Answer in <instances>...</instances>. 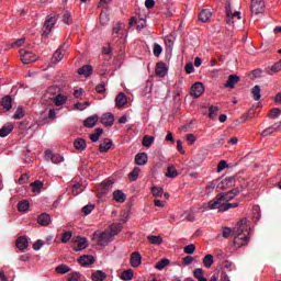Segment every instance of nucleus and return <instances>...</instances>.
<instances>
[{
    "mask_svg": "<svg viewBox=\"0 0 281 281\" xmlns=\"http://www.w3.org/2000/svg\"><path fill=\"white\" fill-rule=\"evenodd\" d=\"M211 18L212 12L209 9H204L199 13V21H201V23H207Z\"/></svg>",
    "mask_w": 281,
    "mask_h": 281,
    "instance_id": "25",
    "label": "nucleus"
},
{
    "mask_svg": "<svg viewBox=\"0 0 281 281\" xmlns=\"http://www.w3.org/2000/svg\"><path fill=\"white\" fill-rule=\"evenodd\" d=\"M95 91H97V93H104V91H106L104 81H101V83H99V85L95 87Z\"/></svg>",
    "mask_w": 281,
    "mask_h": 281,
    "instance_id": "62",
    "label": "nucleus"
},
{
    "mask_svg": "<svg viewBox=\"0 0 281 281\" xmlns=\"http://www.w3.org/2000/svg\"><path fill=\"white\" fill-rule=\"evenodd\" d=\"M113 236H117V232H103L99 235L97 243L101 247H106L113 240Z\"/></svg>",
    "mask_w": 281,
    "mask_h": 281,
    "instance_id": "3",
    "label": "nucleus"
},
{
    "mask_svg": "<svg viewBox=\"0 0 281 281\" xmlns=\"http://www.w3.org/2000/svg\"><path fill=\"white\" fill-rule=\"evenodd\" d=\"M260 86H255L252 89H251V94H252V99L258 101L260 100V98H262V94H260Z\"/></svg>",
    "mask_w": 281,
    "mask_h": 281,
    "instance_id": "40",
    "label": "nucleus"
},
{
    "mask_svg": "<svg viewBox=\"0 0 281 281\" xmlns=\"http://www.w3.org/2000/svg\"><path fill=\"white\" fill-rule=\"evenodd\" d=\"M237 82H240V77H238V75H231L224 87H226V89H234Z\"/></svg>",
    "mask_w": 281,
    "mask_h": 281,
    "instance_id": "15",
    "label": "nucleus"
},
{
    "mask_svg": "<svg viewBox=\"0 0 281 281\" xmlns=\"http://www.w3.org/2000/svg\"><path fill=\"white\" fill-rule=\"evenodd\" d=\"M226 202L221 193H218L213 200L209 202V207L211 210H218V212H225L223 207H225Z\"/></svg>",
    "mask_w": 281,
    "mask_h": 281,
    "instance_id": "2",
    "label": "nucleus"
},
{
    "mask_svg": "<svg viewBox=\"0 0 281 281\" xmlns=\"http://www.w3.org/2000/svg\"><path fill=\"white\" fill-rule=\"evenodd\" d=\"M18 210L19 212H27V210H30V201L22 200L21 202H19Z\"/></svg>",
    "mask_w": 281,
    "mask_h": 281,
    "instance_id": "34",
    "label": "nucleus"
},
{
    "mask_svg": "<svg viewBox=\"0 0 281 281\" xmlns=\"http://www.w3.org/2000/svg\"><path fill=\"white\" fill-rule=\"evenodd\" d=\"M111 146H113V140L105 138L103 143L99 145V151L109 153V150H111Z\"/></svg>",
    "mask_w": 281,
    "mask_h": 281,
    "instance_id": "24",
    "label": "nucleus"
},
{
    "mask_svg": "<svg viewBox=\"0 0 281 281\" xmlns=\"http://www.w3.org/2000/svg\"><path fill=\"white\" fill-rule=\"evenodd\" d=\"M111 186H113V182H111V181H103L101 183V193L102 194H109V188H111Z\"/></svg>",
    "mask_w": 281,
    "mask_h": 281,
    "instance_id": "43",
    "label": "nucleus"
},
{
    "mask_svg": "<svg viewBox=\"0 0 281 281\" xmlns=\"http://www.w3.org/2000/svg\"><path fill=\"white\" fill-rule=\"evenodd\" d=\"M147 239L151 245H161V243H164V238H161V236L151 235L148 236Z\"/></svg>",
    "mask_w": 281,
    "mask_h": 281,
    "instance_id": "38",
    "label": "nucleus"
},
{
    "mask_svg": "<svg viewBox=\"0 0 281 281\" xmlns=\"http://www.w3.org/2000/svg\"><path fill=\"white\" fill-rule=\"evenodd\" d=\"M1 106H3V109H5L7 111H10L12 109V97H3L1 101Z\"/></svg>",
    "mask_w": 281,
    "mask_h": 281,
    "instance_id": "28",
    "label": "nucleus"
},
{
    "mask_svg": "<svg viewBox=\"0 0 281 281\" xmlns=\"http://www.w3.org/2000/svg\"><path fill=\"white\" fill-rule=\"evenodd\" d=\"M184 254L192 255L196 251V246L194 244H190L183 248Z\"/></svg>",
    "mask_w": 281,
    "mask_h": 281,
    "instance_id": "51",
    "label": "nucleus"
},
{
    "mask_svg": "<svg viewBox=\"0 0 281 281\" xmlns=\"http://www.w3.org/2000/svg\"><path fill=\"white\" fill-rule=\"evenodd\" d=\"M87 238L78 237L76 240V245L74 246L75 251H82V249H87Z\"/></svg>",
    "mask_w": 281,
    "mask_h": 281,
    "instance_id": "21",
    "label": "nucleus"
},
{
    "mask_svg": "<svg viewBox=\"0 0 281 281\" xmlns=\"http://www.w3.org/2000/svg\"><path fill=\"white\" fill-rule=\"evenodd\" d=\"M161 52H164L161 45L154 44V56H156V58H159V56H161Z\"/></svg>",
    "mask_w": 281,
    "mask_h": 281,
    "instance_id": "55",
    "label": "nucleus"
},
{
    "mask_svg": "<svg viewBox=\"0 0 281 281\" xmlns=\"http://www.w3.org/2000/svg\"><path fill=\"white\" fill-rule=\"evenodd\" d=\"M115 102H116V106L119 109H122V106H126V104H128V99L126 98V94H124V92H120L116 95Z\"/></svg>",
    "mask_w": 281,
    "mask_h": 281,
    "instance_id": "18",
    "label": "nucleus"
},
{
    "mask_svg": "<svg viewBox=\"0 0 281 281\" xmlns=\"http://www.w3.org/2000/svg\"><path fill=\"white\" fill-rule=\"evenodd\" d=\"M233 186H236V177L231 176L225 179H223L218 184V190H228V188H233Z\"/></svg>",
    "mask_w": 281,
    "mask_h": 281,
    "instance_id": "6",
    "label": "nucleus"
},
{
    "mask_svg": "<svg viewBox=\"0 0 281 281\" xmlns=\"http://www.w3.org/2000/svg\"><path fill=\"white\" fill-rule=\"evenodd\" d=\"M130 25H136V30L142 31L144 27H146V20H137V18L133 16L130 20Z\"/></svg>",
    "mask_w": 281,
    "mask_h": 281,
    "instance_id": "20",
    "label": "nucleus"
},
{
    "mask_svg": "<svg viewBox=\"0 0 281 281\" xmlns=\"http://www.w3.org/2000/svg\"><path fill=\"white\" fill-rule=\"evenodd\" d=\"M191 91H192L193 97L201 98V95H203V93L205 91V88L203 87L202 82H195L192 86Z\"/></svg>",
    "mask_w": 281,
    "mask_h": 281,
    "instance_id": "10",
    "label": "nucleus"
},
{
    "mask_svg": "<svg viewBox=\"0 0 281 281\" xmlns=\"http://www.w3.org/2000/svg\"><path fill=\"white\" fill-rule=\"evenodd\" d=\"M135 162L137 166H146L148 164V155L146 153H138L135 156Z\"/></svg>",
    "mask_w": 281,
    "mask_h": 281,
    "instance_id": "22",
    "label": "nucleus"
},
{
    "mask_svg": "<svg viewBox=\"0 0 281 281\" xmlns=\"http://www.w3.org/2000/svg\"><path fill=\"white\" fill-rule=\"evenodd\" d=\"M113 199L116 203H124L126 201V194L122 190H115L113 192Z\"/></svg>",
    "mask_w": 281,
    "mask_h": 281,
    "instance_id": "26",
    "label": "nucleus"
},
{
    "mask_svg": "<svg viewBox=\"0 0 281 281\" xmlns=\"http://www.w3.org/2000/svg\"><path fill=\"white\" fill-rule=\"evenodd\" d=\"M203 265L204 267H206V269H210V267H212V265H214V256L212 255H206L204 258H203Z\"/></svg>",
    "mask_w": 281,
    "mask_h": 281,
    "instance_id": "37",
    "label": "nucleus"
},
{
    "mask_svg": "<svg viewBox=\"0 0 281 281\" xmlns=\"http://www.w3.org/2000/svg\"><path fill=\"white\" fill-rule=\"evenodd\" d=\"M166 74H168V66L166 63H158L156 65V76H159V78H166Z\"/></svg>",
    "mask_w": 281,
    "mask_h": 281,
    "instance_id": "13",
    "label": "nucleus"
},
{
    "mask_svg": "<svg viewBox=\"0 0 281 281\" xmlns=\"http://www.w3.org/2000/svg\"><path fill=\"white\" fill-rule=\"evenodd\" d=\"M93 210H95V205L87 204L86 206L82 207V213L85 214V216H89V214H91Z\"/></svg>",
    "mask_w": 281,
    "mask_h": 281,
    "instance_id": "48",
    "label": "nucleus"
},
{
    "mask_svg": "<svg viewBox=\"0 0 281 281\" xmlns=\"http://www.w3.org/2000/svg\"><path fill=\"white\" fill-rule=\"evenodd\" d=\"M225 168H228L227 161L221 160L217 165V172H223Z\"/></svg>",
    "mask_w": 281,
    "mask_h": 281,
    "instance_id": "59",
    "label": "nucleus"
},
{
    "mask_svg": "<svg viewBox=\"0 0 281 281\" xmlns=\"http://www.w3.org/2000/svg\"><path fill=\"white\" fill-rule=\"evenodd\" d=\"M184 71L187 74H194V64H192V63L186 64Z\"/></svg>",
    "mask_w": 281,
    "mask_h": 281,
    "instance_id": "60",
    "label": "nucleus"
},
{
    "mask_svg": "<svg viewBox=\"0 0 281 281\" xmlns=\"http://www.w3.org/2000/svg\"><path fill=\"white\" fill-rule=\"evenodd\" d=\"M234 207H238L237 202H234V203L226 202L225 206L222 210H224V212H227V210H232Z\"/></svg>",
    "mask_w": 281,
    "mask_h": 281,
    "instance_id": "64",
    "label": "nucleus"
},
{
    "mask_svg": "<svg viewBox=\"0 0 281 281\" xmlns=\"http://www.w3.org/2000/svg\"><path fill=\"white\" fill-rule=\"evenodd\" d=\"M37 223H38V225H42L43 227H47V225H49L52 223V216H49V214H47V213H42L37 217Z\"/></svg>",
    "mask_w": 281,
    "mask_h": 281,
    "instance_id": "16",
    "label": "nucleus"
},
{
    "mask_svg": "<svg viewBox=\"0 0 281 281\" xmlns=\"http://www.w3.org/2000/svg\"><path fill=\"white\" fill-rule=\"evenodd\" d=\"M20 58L24 65H30V63H36V55L25 49H20Z\"/></svg>",
    "mask_w": 281,
    "mask_h": 281,
    "instance_id": "4",
    "label": "nucleus"
},
{
    "mask_svg": "<svg viewBox=\"0 0 281 281\" xmlns=\"http://www.w3.org/2000/svg\"><path fill=\"white\" fill-rule=\"evenodd\" d=\"M133 276L134 273L132 269L124 270L121 274V280H124V281L133 280Z\"/></svg>",
    "mask_w": 281,
    "mask_h": 281,
    "instance_id": "39",
    "label": "nucleus"
},
{
    "mask_svg": "<svg viewBox=\"0 0 281 281\" xmlns=\"http://www.w3.org/2000/svg\"><path fill=\"white\" fill-rule=\"evenodd\" d=\"M99 120H100V116H98V115L89 116L88 119H86L83 121V126H86V128H93V126H95V124H98Z\"/></svg>",
    "mask_w": 281,
    "mask_h": 281,
    "instance_id": "19",
    "label": "nucleus"
},
{
    "mask_svg": "<svg viewBox=\"0 0 281 281\" xmlns=\"http://www.w3.org/2000/svg\"><path fill=\"white\" fill-rule=\"evenodd\" d=\"M80 192H82V184L80 183H76L72 186V194L74 196H78V194H80Z\"/></svg>",
    "mask_w": 281,
    "mask_h": 281,
    "instance_id": "56",
    "label": "nucleus"
},
{
    "mask_svg": "<svg viewBox=\"0 0 281 281\" xmlns=\"http://www.w3.org/2000/svg\"><path fill=\"white\" fill-rule=\"evenodd\" d=\"M71 232H65L61 237V243H69L71 240Z\"/></svg>",
    "mask_w": 281,
    "mask_h": 281,
    "instance_id": "63",
    "label": "nucleus"
},
{
    "mask_svg": "<svg viewBox=\"0 0 281 281\" xmlns=\"http://www.w3.org/2000/svg\"><path fill=\"white\" fill-rule=\"evenodd\" d=\"M110 21L109 14L101 12L100 14V23L101 25H108Z\"/></svg>",
    "mask_w": 281,
    "mask_h": 281,
    "instance_id": "53",
    "label": "nucleus"
},
{
    "mask_svg": "<svg viewBox=\"0 0 281 281\" xmlns=\"http://www.w3.org/2000/svg\"><path fill=\"white\" fill-rule=\"evenodd\" d=\"M139 167H135L128 175L130 181H137V178L139 177Z\"/></svg>",
    "mask_w": 281,
    "mask_h": 281,
    "instance_id": "41",
    "label": "nucleus"
},
{
    "mask_svg": "<svg viewBox=\"0 0 281 281\" xmlns=\"http://www.w3.org/2000/svg\"><path fill=\"white\" fill-rule=\"evenodd\" d=\"M23 117H25V111H23V108H18V110L15 111L13 119L14 120H23Z\"/></svg>",
    "mask_w": 281,
    "mask_h": 281,
    "instance_id": "47",
    "label": "nucleus"
},
{
    "mask_svg": "<svg viewBox=\"0 0 281 281\" xmlns=\"http://www.w3.org/2000/svg\"><path fill=\"white\" fill-rule=\"evenodd\" d=\"M115 122V116L113 113L108 112L101 116V124L106 127H111Z\"/></svg>",
    "mask_w": 281,
    "mask_h": 281,
    "instance_id": "9",
    "label": "nucleus"
},
{
    "mask_svg": "<svg viewBox=\"0 0 281 281\" xmlns=\"http://www.w3.org/2000/svg\"><path fill=\"white\" fill-rule=\"evenodd\" d=\"M53 102H54L55 106H63V104H65V102H67V97H65L63 94H57L55 98H53Z\"/></svg>",
    "mask_w": 281,
    "mask_h": 281,
    "instance_id": "30",
    "label": "nucleus"
},
{
    "mask_svg": "<svg viewBox=\"0 0 281 281\" xmlns=\"http://www.w3.org/2000/svg\"><path fill=\"white\" fill-rule=\"evenodd\" d=\"M151 194L154 196H161V194H164V189L161 187H153Z\"/></svg>",
    "mask_w": 281,
    "mask_h": 281,
    "instance_id": "54",
    "label": "nucleus"
},
{
    "mask_svg": "<svg viewBox=\"0 0 281 281\" xmlns=\"http://www.w3.org/2000/svg\"><path fill=\"white\" fill-rule=\"evenodd\" d=\"M225 22L227 23V25H232V23H234V15H232V10L229 9V7L226 8Z\"/></svg>",
    "mask_w": 281,
    "mask_h": 281,
    "instance_id": "45",
    "label": "nucleus"
},
{
    "mask_svg": "<svg viewBox=\"0 0 281 281\" xmlns=\"http://www.w3.org/2000/svg\"><path fill=\"white\" fill-rule=\"evenodd\" d=\"M247 227V218L240 220L236 227L229 228V227H224L222 236L224 238H227L228 236H235L234 239V245L235 247H245V245H249V232Z\"/></svg>",
    "mask_w": 281,
    "mask_h": 281,
    "instance_id": "1",
    "label": "nucleus"
},
{
    "mask_svg": "<svg viewBox=\"0 0 281 281\" xmlns=\"http://www.w3.org/2000/svg\"><path fill=\"white\" fill-rule=\"evenodd\" d=\"M193 277L196 278V280H201V278H204V277H203V269L196 268V269L193 271Z\"/></svg>",
    "mask_w": 281,
    "mask_h": 281,
    "instance_id": "58",
    "label": "nucleus"
},
{
    "mask_svg": "<svg viewBox=\"0 0 281 281\" xmlns=\"http://www.w3.org/2000/svg\"><path fill=\"white\" fill-rule=\"evenodd\" d=\"M81 267H89V265H93L95 262V258L91 255H83L77 260Z\"/></svg>",
    "mask_w": 281,
    "mask_h": 281,
    "instance_id": "12",
    "label": "nucleus"
},
{
    "mask_svg": "<svg viewBox=\"0 0 281 281\" xmlns=\"http://www.w3.org/2000/svg\"><path fill=\"white\" fill-rule=\"evenodd\" d=\"M92 281H104L106 280V273H104L102 270H97L92 272L91 276Z\"/></svg>",
    "mask_w": 281,
    "mask_h": 281,
    "instance_id": "27",
    "label": "nucleus"
},
{
    "mask_svg": "<svg viewBox=\"0 0 281 281\" xmlns=\"http://www.w3.org/2000/svg\"><path fill=\"white\" fill-rule=\"evenodd\" d=\"M166 177H169V179H175V178L179 177V172L177 171V169L173 166H169L167 168Z\"/></svg>",
    "mask_w": 281,
    "mask_h": 281,
    "instance_id": "35",
    "label": "nucleus"
},
{
    "mask_svg": "<svg viewBox=\"0 0 281 281\" xmlns=\"http://www.w3.org/2000/svg\"><path fill=\"white\" fill-rule=\"evenodd\" d=\"M54 25H56L55 16H49L47 20H45L42 36H48V34H49V32H52V27H54Z\"/></svg>",
    "mask_w": 281,
    "mask_h": 281,
    "instance_id": "7",
    "label": "nucleus"
},
{
    "mask_svg": "<svg viewBox=\"0 0 281 281\" xmlns=\"http://www.w3.org/2000/svg\"><path fill=\"white\" fill-rule=\"evenodd\" d=\"M68 281H82V274H80V272H71Z\"/></svg>",
    "mask_w": 281,
    "mask_h": 281,
    "instance_id": "49",
    "label": "nucleus"
},
{
    "mask_svg": "<svg viewBox=\"0 0 281 281\" xmlns=\"http://www.w3.org/2000/svg\"><path fill=\"white\" fill-rule=\"evenodd\" d=\"M279 115H281L280 109L274 108V109L270 110L269 117H271L272 120H276V117H278Z\"/></svg>",
    "mask_w": 281,
    "mask_h": 281,
    "instance_id": "57",
    "label": "nucleus"
},
{
    "mask_svg": "<svg viewBox=\"0 0 281 281\" xmlns=\"http://www.w3.org/2000/svg\"><path fill=\"white\" fill-rule=\"evenodd\" d=\"M33 187V192H41V189L43 188L44 183L41 180H35L34 182L31 183Z\"/></svg>",
    "mask_w": 281,
    "mask_h": 281,
    "instance_id": "44",
    "label": "nucleus"
},
{
    "mask_svg": "<svg viewBox=\"0 0 281 281\" xmlns=\"http://www.w3.org/2000/svg\"><path fill=\"white\" fill-rule=\"evenodd\" d=\"M15 247H18V249H20V251H25V249H27V247H30V241L27 240V237L20 236L15 241Z\"/></svg>",
    "mask_w": 281,
    "mask_h": 281,
    "instance_id": "11",
    "label": "nucleus"
},
{
    "mask_svg": "<svg viewBox=\"0 0 281 281\" xmlns=\"http://www.w3.org/2000/svg\"><path fill=\"white\" fill-rule=\"evenodd\" d=\"M45 158L47 161L52 160L53 164H63V161H65V158L63 156H60L59 154H54L49 149L45 151Z\"/></svg>",
    "mask_w": 281,
    "mask_h": 281,
    "instance_id": "8",
    "label": "nucleus"
},
{
    "mask_svg": "<svg viewBox=\"0 0 281 281\" xmlns=\"http://www.w3.org/2000/svg\"><path fill=\"white\" fill-rule=\"evenodd\" d=\"M74 146L76 150H79V153H82L87 150V140H85V138H77L74 142Z\"/></svg>",
    "mask_w": 281,
    "mask_h": 281,
    "instance_id": "23",
    "label": "nucleus"
},
{
    "mask_svg": "<svg viewBox=\"0 0 281 281\" xmlns=\"http://www.w3.org/2000/svg\"><path fill=\"white\" fill-rule=\"evenodd\" d=\"M55 271L56 273H60L61 276H65V273H69V271H71V268H69V266L65 263H61L56 267Z\"/></svg>",
    "mask_w": 281,
    "mask_h": 281,
    "instance_id": "33",
    "label": "nucleus"
},
{
    "mask_svg": "<svg viewBox=\"0 0 281 281\" xmlns=\"http://www.w3.org/2000/svg\"><path fill=\"white\" fill-rule=\"evenodd\" d=\"M61 21L63 23H66V25H71L74 23V20H71V13L69 11H63Z\"/></svg>",
    "mask_w": 281,
    "mask_h": 281,
    "instance_id": "31",
    "label": "nucleus"
},
{
    "mask_svg": "<svg viewBox=\"0 0 281 281\" xmlns=\"http://www.w3.org/2000/svg\"><path fill=\"white\" fill-rule=\"evenodd\" d=\"M250 10L252 14H262L265 12V1L251 0Z\"/></svg>",
    "mask_w": 281,
    "mask_h": 281,
    "instance_id": "5",
    "label": "nucleus"
},
{
    "mask_svg": "<svg viewBox=\"0 0 281 281\" xmlns=\"http://www.w3.org/2000/svg\"><path fill=\"white\" fill-rule=\"evenodd\" d=\"M217 113H218V106L211 105L209 108V117H210V120H214V117H216Z\"/></svg>",
    "mask_w": 281,
    "mask_h": 281,
    "instance_id": "46",
    "label": "nucleus"
},
{
    "mask_svg": "<svg viewBox=\"0 0 281 281\" xmlns=\"http://www.w3.org/2000/svg\"><path fill=\"white\" fill-rule=\"evenodd\" d=\"M130 263L134 268H137L139 267V265H142V255L139 254V251L132 252Z\"/></svg>",
    "mask_w": 281,
    "mask_h": 281,
    "instance_id": "14",
    "label": "nucleus"
},
{
    "mask_svg": "<svg viewBox=\"0 0 281 281\" xmlns=\"http://www.w3.org/2000/svg\"><path fill=\"white\" fill-rule=\"evenodd\" d=\"M11 131H14V126L12 124L2 126L0 128V137H8Z\"/></svg>",
    "mask_w": 281,
    "mask_h": 281,
    "instance_id": "29",
    "label": "nucleus"
},
{
    "mask_svg": "<svg viewBox=\"0 0 281 281\" xmlns=\"http://www.w3.org/2000/svg\"><path fill=\"white\" fill-rule=\"evenodd\" d=\"M154 143H155V137L148 136V135L143 137V146H145V148H150Z\"/></svg>",
    "mask_w": 281,
    "mask_h": 281,
    "instance_id": "36",
    "label": "nucleus"
},
{
    "mask_svg": "<svg viewBox=\"0 0 281 281\" xmlns=\"http://www.w3.org/2000/svg\"><path fill=\"white\" fill-rule=\"evenodd\" d=\"M79 76H85V78H89L91 74H93V66L91 65H85L81 68L77 70Z\"/></svg>",
    "mask_w": 281,
    "mask_h": 281,
    "instance_id": "17",
    "label": "nucleus"
},
{
    "mask_svg": "<svg viewBox=\"0 0 281 281\" xmlns=\"http://www.w3.org/2000/svg\"><path fill=\"white\" fill-rule=\"evenodd\" d=\"M168 265H170V260L164 258L155 265V269H157L158 271H164V269H166Z\"/></svg>",
    "mask_w": 281,
    "mask_h": 281,
    "instance_id": "32",
    "label": "nucleus"
},
{
    "mask_svg": "<svg viewBox=\"0 0 281 281\" xmlns=\"http://www.w3.org/2000/svg\"><path fill=\"white\" fill-rule=\"evenodd\" d=\"M102 133H104V130H102L101 127H98L95 130L94 134H90V139L91 142H98V139H100V135H102Z\"/></svg>",
    "mask_w": 281,
    "mask_h": 281,
    "instance_id": "42",
    "label": "nucleus"
},
{
    "mask_svg": "<svg viewBox=\"0 0 281 281\" xmlns=\"http://www.w3.org/2000/svg\"><path fill=\"white\" fill-rule=\"evenodd\" d=\"M65 56V53H63V50L60 49H57L54 55H53V58L55 60V63H60L61 58H64Z\"/></svg>",
    "mask_w": 281,
    "mask_h": 281,
    "instance_id": "50",
    "label": "nucleus"
},
{
    "mask_svg": "<svg viewBox=\"0 0 281 281\" xmlns=\"http://www.w3.org/2000/svg\"><path fill=\"white\" fill-rule=\"evenodd\" d=\"M29 179H30V175L23 173V175L19 178L18 182H19L20 186H23V183H27V180H29Z\"/></svg>",
    "mask_w": 281,
    "mask_h": 281,
    "instance_id": "61",
    "label": "nucleus"
},
{
    "mask_svg": "<svg viewBox=\"0 0 281 281\" xmlns=\"http://www.w3.org/2000/svg\"><path fill=\"white\" fill-rule=\"evenodd\" d=\"M220 194L224 198V201H225L226 203H228V201H232V200L235 199L234 194L231 193V191L222 192V193H220Z\"/></svg>",
    "mask_w": 281,
    "mask_h": 281,
    "instance_id": "52",
    "label": "nucleus"
}]
</instances>
